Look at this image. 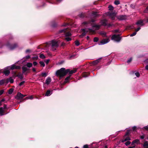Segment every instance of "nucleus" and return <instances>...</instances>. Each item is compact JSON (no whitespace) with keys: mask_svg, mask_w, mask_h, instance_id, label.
I'll return each instance as SVG.
<instances>
[{"mask_svg":"<svg viewBox=\"0 0 148 148\" xmlns=\"http://www.w3.org/2000/svg\"><path fill=\"white\" fill-rule=\"evenodd\" d=\"M69 71V69L66 70L64 68H61L60 70H57L56 73V75L59 76L60 78L65 75Z\"/></svg>","mask_w":148,"mask_h":148,"instance_id":"1","label":"nucleus"},{"mask_svg":"<svg viewBox=\"0 0 148 148\" xmlns=\"http://www.w3.org/2000/svg\"><path fill=\"white\" fill-rule=\"evenodd\" d=\"M59 42L56 40H53L51 41V48L53 51L55 50L59 45Z\"/></svg>","mask_w":148,"mask_h":148,"instance_id":"2","label":"nucleus"},{"mask_svg":"<svg viewBox=\"0 0 148 148\" xmlns=\"http://www.w3.org/2000/svg\"><path fill=\"white\" fill-rule=\"evenodd\" d=\"M121 39V38L119 36V35L114 34L112 36L111 40L116 42H119Z\"/></svg>","mask_w":148,"mask_h":148,"instance_id":"3","label":"nucleus"},{"mask_svg":"<svg viewBox=\"0 0 148 148\" xmlns=\"http://www.w3.org/2000/svg\"><path fill=\"white\" fill-rule=\"evenodd\" d=\"M14 82V80L12 77H10L8 79H5L1 81L0 83H12Z\"/></svg>","mask_w":148,"mask_h":148,"instance_id":"4","label":"nucleus"},{"mask_svg":"<svg viewBox=\"0 0 148 148\" xmlns=\"http://www.w3.org/2000/svg\"><path fill=\"white\" fill-rule=\"evenodd\" d=\"M82 30L84 32L80 36L81 37L84 36L87 32H89L90 33H93L95 32L94 30L89 28L83 29H82Z\"/></svg>","mask_w":148,"mask_h":148,"instance_id":"5","label":"nucleus"},{"mask_svg":"<svg viewBox=\"0 0 148 148\" xmlns=\"http://www.w3.org/2000/svg\"><path fill=\"white\" fill-rule=\"evenodd\" d=\"M129 134V132L128 131L126 134L123 137V139L121 140L122 142H124L128 140H130V137L127 136Z\"/></svg>","mask_w":148,"mask_h":148,"instance_id":"6","label":"nucleus"},{"mask_svg":"<svg viewBox=\"0 0 148 148\" xmlns=\"http://www.w3.org/2000/svg\"><path fill=\"white\" fill-rule=\"evenodd\" d=\"M71 34L69 32L66 33L65 39L66 41H69L71 40Z\"/></svg>","mask_w":148,"mask_h":148,"instance_id":"7","label":"nucleus"},{"mask_svg":"<svg viewBox=\"0 0 148 148\" xmlns=\"http://www.w3.org/2000/svg\"><path fill=\"white\" fill-rule=\"evenodd\" d=\"M110 39L109 38H106L104 39L101 41L100 43L99 44V45H103L106 44L108 42L110 41Z\"/></svg>","mask_w":148,"mask_h":148,"instance_id":"8","label":"nucleus"},{"mask_svg":"<svg viewBox=\"0 0 148 148\" xmlns=\"http://www.w3.org/2000/svg\"><path fill=\"white\" fill-rule=\"evenodd\" d=\"M6 108L7 106L6 105H4L3 107H1L0 108V114L1 116L4 115V111Z\"/></svg>","mask_w":148,"mask_h":148,"instance_id":"9","label":"nucleus"},{"mask_svg":"<svg viewBox=\"0 0 148 148\" xmlns=\"http://www.w3.org/2000/svg\"><path fill=\"white\" fill-rule=\"evenodd\" d=\"M107 15L110 16V17L111 18L112 20H113L114 19L116 15V14L115 13H111L110 12H108V13Z\"/></svg>","mask_w":148,"mask_h":148,"instance_id":"10","label":"nucleus"},{"mask_svg":"<svg viewBox=\"0 0 148 148\" xmlns=\"http://www.w3.org/2000/svg\"><path fill=\"white\" fill-rule=\"evenodd\" d=\"M26 96V95H23L21 93L18 92L17 95L16 97L17 99H20Z\"/></svg>","mask_w":148,"mask_h":148,"instance_id":"11","label":"nucleus"},{"mask_svg":"<svg viewBox=\"0 0 148 148\" xmlns=\"http://www.w3.org/2000/svg\"><path fill=\"white\" fill-rule=\"evenodd\" d=\"M117 18L120 20H123L126 19L127 18V17L126 16L121 15L118 16Z\"/></svg>","mask_w":148,"mask_h":148,"instance_id":"12","label":"nucleus"},{"mask_svg":"<svg viewBox=\"0 0 148 148\" xmlns=\"http://www.w3.org/2000/svg\"><path fill=\"white\" fill-rule=\"evenodd\" d=\"M10 69L13 70L14 69H18L20 68V67L19 66H16L15 65L13 64L11 66H8Z\"/></svg>","mask_w":148,"mask_h":148,"instance_id":"13","label":"nucleus"},{"mask_svg":"<svg viewBox=\"0 0 148 148\" xmlns=\"http://www.w3.org/2000/svg\"><path fill=\"white\" fill-rule=\"evenodd\" d=\"M10 69L9 67H8L5 69L4 71V73L6 75H8L10 73Z\"/></svg>","mask_w":148,"mask_h":148,"instance_id":"14","label":"nucleus"},{"mask_svg":"<svg viewBox=\"0 0 148 148\" xmlns=\"http://www.w3.org/2000/svg\"><path fill=\"white\" fill-rule=\"evenodd\" d=\"M140 143L139 140L138 139H136L134 140H133L132 143V145H134V146H135V145L136 144H139Z\"/></svg>","mask_w":148,"mask_h":148,"instance_id":"15","label":"nucleus"},{"mask_svg":"<svg viewBox=\"0 0 148 148\" xmlns=\"http://www.w3.org/2000/svg\"><path fill=\"white\" fill-rule=\"evenodd\" d=\"M8 48L10 50H12L15 49L17 46L16 44H14L11 46H9L8 45H7Z\"/></svg>","mask_w":148,"mask_h":148,"instance_id":"16","label":"nucleus"},{"mask_svg":"<svg viewBox=\"0 0 148 148\" xmlns=\"http://www.w3.org/2000/svg\"><path fill=\"white\" fill-rule=\"evenodd\" d=\"M93 29H95V30H97L99 29L100 27V25H92Z\"/></svg>","mask_w":148,"mask_h":148,"instance_id":"17","label":"nucleus"},{"mask_svg":"<svg viewBox=\"0 0 148 148\" xmlns=\"http://www.w3.org/2000/svg\"><path fill=\"white\" fill-rule=\"evenodd\" d=\"M144 21V20L143 21L142 20H139L136 23V24L137 25L143 26L144 25V23H143V21Z\"/></svg>","mask_w":148,"mask_h":148,"instance_id":"18","label":"nucleus"},{"mask_svg":"<svg viewBox=\"0 0 148 148\" xmlns=\"http://www.w3.org/2000/svg\"><path fill=\"white\" fill-rule=\"evenodd\" d=\"M71 79L70 76L66 77L65 79L64 82L65 83L69 82V81Z\"/></svg>","mask_w":148,"mask_h":148,"instance_id":"19","label":"nucleus"},{"mask_svg":"<svg viewBox=\"0 0 148 148\" xmlns=\"http://www.w3.org/2000/svg\"><path fill=\"white\" fill-rule=\"evenodd\" d=\"M77 71V70L76 69H74L73 70H71L70 71L69 69V71L68 72V73H69V74H72L73 73H75Z\"/></svg>","mask_w":148,"mask_h":148,"instance_id":"20","label":"nucleus"},{"mask_svg":"<svg viewBox=\"0 0 148 148\" xmlns=\"http://www.w3.org/2000/svg\"><path fill=\"white\" fill-rule=\"evenodd\" d=\"M143 148H148V142H145L143 145Z\"/></svg>","mask_w":148,"mask_h":148,"instance_id":"21","label":"nucleus"},{"mask_svg":"<svg viewBox=\"0 0 148 148\" xmlns=\"http://www.w3.org/2000/svg\"><path fill=\"white\" fill-rule=\"evenodd\" d=\"M51 78L48 77L47 78L46 80V83H49L51 82Z\"/></svg>","mask_w":148,"mask_h":148,"instance_id":"22","label":"nucleus"},{"mask_svg":"<svg viewBox=\"0 0 148 148\" xmlns=\"http://www.w3.org/2000/svg\"><path fill=\"white\" fill-rule=\"evenodd\" d=\"M52 94L51 92L49 90H48L46 93L45 96H50Z\"/></svg>","mask_w":148,"mask_h":148,"instance_id":"23","label":"nucleus"},{"mask_svg":"<svg viewBox=\"0 0 148 148\" xmlns=\"http://www.w3.org/2000/svg\"><path fill=\"white\" fill-rule=\"evenodd\" d=\"M100 60V58L94 61L93 62V64L94 65H95L97 64L99 62Z\"/></svg>","mask_w":148,"mask_h":148,"instance_id":"24","label":"nucleus"},{"mask_svg":"<svg viewBox=\"0 0 148 148\" xmlns=\"http://www.w3.org/2000/svg\"><path fill=\"white\" fill-rule=\"evenodd\" d=\"M33 98H34V97H33V96L32 95H31V96L27 97L25 99H33Z\"/></svg>","mask_w":148,"mask_h":148,"instance_id":"25","label":"nucleus"},{"mask_svg":"<svg viewBox=\"0 0 148 148\" xmlns=\"http://www.w3.org/2000/svg\"><path fill=\"white\" fill-rule=\"evenodd\" d=\"M32 63L28 62L26 64L27 66L29 68H30L32 66Z\"/></svg>","mask_w":148,"mask_h":148,"instance_id":"26","label":"nucleus"},{"mask_svg":"<svg viewBox=\"0 0 148 148\" xmlns=\"http://www.w3.org/2000/svg\"><path fill=\"white\" fill-rule=\"evenodd\" d=\"M14 89L13 88H11L8 91V93L9 94H11L13 92Z\"/></svg>","mask_w":148,"mask_h":148,"instance_id":"27","label":"nucleus"},{"mask_svg":"<svg viewBox=\"0 0 148 148\" xmlns=\"http://www.w3.org/2000/svg\"><path fill=\"white\" fill-rule=\"evenodd\" d=\"M100 34L103 37H107L106 36V33L105 32H103L100 33Z\"/></svg>","mask_w":148,"mask_h":148,"instance_id":"28","label":"nucleus"},{"mask_svg":"<svg viewBox=\"0 0 148 148\" xmlns=\"http://www.w3.org/2000/svg\"><path fill=\"white\" fill-rule=\"evenodd\" d=\"M41 66L44 67L45 66V64L44 62L42 61H40L39 62Z\"/></svg>","mask_w":148,"mask_h":148,"instance_id":"29","label":"nucleus"},{"mask_svg":"<svg viewBox=\"0 0 148 148\" xmlns=\"http://www.w3.org/2000/svg\"><path fill=\"white\" fill-rule=\"evenodd\" d=\"M17 76L20 79H22L23 78V75L21 73L18 74Z\"/></svg>","mask_w":148,"mask_h":148,"instance_id":"30","label":"nucleus"},{"mask_svg":"<svg viewBox=\"0 0 148 148\" xmlns=\"http://www.w3.org/2000/svg\"><path fill=\"white\" fill-rule=\"evenodd\" d=\"M92 15L94 17H97L98 16V14L96 12H93L92 13Z\"/></svg>","mask_w":148,"mask_h":148,"instance_id":"31","label":"nucleus"},{"mask_svg":"<svg viewBox=\"0 0 148 148\" xmlns=\"http://www.w3.org/2000/svg\"><path fill=\"white\" fill-rule=\"evenodd\" d=\"M22 69L23 72L26 71L27 70V68L25 66L23 67L22 68Z\"/></svg>","mask_w":148,"mask_h":148,"instance_id":"32","label":"nucleus"},{"mask_svg":"<svg viewBox=\"0 0 148 148\" xmlns=\"http://www.w3.org/2000/svg\"><path fill=\"white\" fill-rule=\"evenodd\" d=\"M38 58V57L37 56H35L32 58V59L33 60H36Z\"/></svg>","mask_w":148,"mask_h":148,"instance_id":"33","label":"nucleus"},{"mask_svg":"<svg viewBox=\"0 0 148 148\" xmlns=\"http://www.w3.org/2000/svg\"><path fill=\"white\" fill-rule=\"evenodd\" d=\"M108 8H109V10H112L114 8L112 6L110 5H109Z\"/></svg>","mask_w":148,"mask_h":148,"instance_id":"34","label":"nucleus"},{"mask_svg":"<svg viewBox=\"0 0 148 148\" xmlns=\"http://www.w3.org/2000/svg\"><path fill=\"white\" fill-rule=\"evenodd\" d=\"M47 75V73H42L41 74L42 75L43 77H46Z\"/></svg>","mask_w":148,"mask_h":148,"instance_id":"35","label":"nucleus"},{"mask_svg":"<svg viewBox=\"0 0 148 148\" xmlns=\"http://www.w3.org/2000/svg\"><path fill=\"white\" fill-rule=\"evenodd\" d=\"M40 58L42 59H43L45 58V56L42 54H41L40 56Z\"/></svg>","mask_w":148,"mask_h":148,"instance_id":"36","label":"nucleus"},{"mask_svg":"<svg viewBox=\"0 0 148 148\" xmlns=\"http://www.w3.org/2000/svg\"><path fill=\"white\" fill-rule=\"evenodd\" d=\"M75 45L77 46H78L79 45V42L77 40L75 42Z\"/></svg>","mask_w":148,"mask_h":148,"instance_id":"37","label":"nucleus"},{"mask_svg":"<svg viewBox=\"0 0 148 148\" xmlns=\"http://www.w3.org/2000/svg\"><path fill=\"white\" fill-rule=\"evenodd\" d=\"M88 74H86V73H84L83 74V76L84 77H86L88 76Z\"/></svg>","mask_w":148,"mask_h":148,"instance_id":"38","label":"nucleus"},{"mask_svg":"<svg viewBox=\"0 0 148 148\" xmlns=\"http://www.w3.org/2000/svg\"><path fill=\"white\" fill-rule=\"evenodd\" d=\"M135 74L137 77H139L140 76V74L138 72H137Z\"/></svg>","mask_w":148,"mask_h":148,"instance_id":"39","label":"nucleus"},{"mask_svg":"<svg viewBox=\"0 0 148 148\" xmlns=\"http://www.w3.org/2000/svg\"><path fill=\"white\" fill-rule=\"evenodd\" d=\"M131 143V142L130 141H127L125 143V145L126 146H127Z\"/></svg>","mask_w":148,"mask_h":148,"instance_id":"40","label":"nucleus"},{"mask_svg":"<svg viewBox=\"0 0 148 148\" xmlns=\"http://www.w3.org/2000/svg\"><path fill=\"white\" fill-rule=\"evenodd\" d=\"M143 129V130L145 129L146 130H148V125L144 127Z\"/></svg>","mask_w":148,"mask_h":148,"instance_id":"41","label":"nucleus"},{"mask_svg":"<svg viewBox=\"0 0 148 148\" xmlns=\"http://www.w3.org/2000/svg\"><path fill=\"white\" fill-rule=\"evenodd\" d=\"M98 40V38L97 37H95L94 39V42H97Z\"/></svg>","mask_w":148,"mask_h":148,"instance_id":"42","label":"nucleus"},{"mask_svg":"<svg viewBox=\"0 0 148 148\" xmlns=\"http://www.w3.org/2000/svg\"><path fill=\"white\" fill-rule=\"evenodd\" d=\"M114 3L116 5H118L119 4V2L118 1H115Z\"/></svg>","mask_w":148,"mask_h":148,"instance_id":"43","label":"nucleus"},{"mask_svg":"<svg viewBox=\"0 0 148 148\" xmlns=\"http://www.w3.org/2000/svg\"><path fill=\"white\" fill-rule=\"evenodd\" d=\"M144 12L146 13H148V6L147 7L146 9L144 11Z\"/></svg>","mask_w":148,"mask_h":148,"instance_id":"44","label":"nucleus"},{"mask_svg":"<svg viewBox=\"0 0 148 148\" xmlns=\"http://www.w3.org/2000/svg\"><path fill=\"white\" fill-rule=\"evenodd\" d=\"M136 32H134L133 33H132V34H130V36H134L135 35H136Z\"/></svg>","mask_w":148,"mask_h":148,"instance_id":"45","label":"nucleus"},{"mask_svg":"<svg viewBox=\"0 0 148 148\" xmlns=\"http://www.w3.org/2000/svg\"><path fill=\"white\" fill-rule=\"evenodd\" d=\"M140 29V27H139L138 28L136 29L135 30V32H136V33L138 31H139Z\"/></svg>","mask_w":148,"mask_h":148,"instance_id":"46","label":"nucleus"},{"mask_svg":"<svg viewBox=\"0 0 148 148\" xmlns=\"http://www.w3.org/2000/svg\"><path fill=\"white\" fill-rule=\"evenodd\" d=\"M132 60V58H130L129 60H128L127 61V62L128 63H129Z\"/></svg>","mask_w":148,"mask_h":148,"instance_id":"47","label":"nucleus"},{"mask_svg":"<svg viewBox=\"0 0 148 148\" xmlns=\"http://www.w3.org/2000/svg\"><path fill=\"white\" fill-rule=\"evenodd\" d=\"M3 90H2L0 91V96L3 93Z\"/></svg>","mask_w":148,"mask_h":148,"instance_id":"48","label":"nucleus"},{"mask_svg":"<svg viewBox=\"0 0 148 148\" xmlns=\"http://www.w3.org/2000/svg\"><path fill=\"white\" fill-rule=\"evenodd\" d=\"M67 31V29H63L62 30L61 32H66Z\"/></svg>","mask_w":148,"mask_h":148,"instance_id":"49","label":"nucleus"},{"mask_svg":"<svg viewBox=\"0 0 148 148\" xmlns=\"http://www.w3.org/2000/svg\"><path fill=\"white\" fill-rule=\"evenodd\" d=\"M83 148H88V145H84L83 147Z\"/></svg>","mask_w":148,"mask_h":148,"instance_id":"50","label":"nucleus"},{"mask_svg":"<svg viewBox=\"0 0 148 148\" xmlns=\"http://www.w3.org/2000/svg\"><path fill=\"white\" fill-rule=\"evenodd\" d=\"M136 129V126H134L133 127H132V129L133 131H135Z\"/></svg>","mask_w":148,"mask_h":148,"instance_id":"51","label":"nucleus"},{"mask_svg":"<svg viewBox=\"0 0 148 148\" xmlns=\"http://www.w3.org/2000/svg\"><path fill=\"white\" fill-rule=\"evenodd\" d=\"M49 61V60H46V61H45V62L47 64H48V63Z\"/></svg>","mask_w":148,"mask_h":148,"instance_id":"52","label":"nucleus"},{"mask_svg":"<svg viewBox=\"0 0 148 148\" xmlns=\"http://www.w3.org/2000/svg\"><path fill=\"white\" fill-rule=\"evenodd\" d=\"M33 64L34 65L36 66L37 64V63L36 62H34Z\"/></svg>","mask_w":148,"mask_h":148,"instance_id":"53","label":"nucleus"},{"mask_svg":"<svg viewBox=\"0 0 148 148\" xmlns=\"http://www.w3.org/2000/svg\"><path fill=\"white\" fill-rule=\"evenodd\" d=\"M145 68L146 70H148V65H147L145 66Z\"/></svg>","mask_w":148,"mask_h":148,"instance_id":"54","label":"nucleus"},{"mask_svg":"<svg viewBox=\"0 0 148 148\" xmlns=\"http://www.w3.org/2000/svg\"><path fill=\"white\" fill-rule=\"evenodd\" d=\"M140 138H141L142 139H144V135H142V136H141Z\"/></svg>","mask_w":148,"mask_h":148,"instance_id":"55","label":"nucleus"},{"mask_svg":"<svg viewBox=\"0 0 148 148\" xmlns=\"http://www.w3.org/2000/svg\"><path fill=\"white\" fill-rule=\"evenodd\" d=\"M83 24H87L88 25H89V23H87V22H84L83 23Z\"/></svg>","mask_w":148,"mask_h":148,"instance_id":"56","label":"nucleus"},{"mask_svg":"<svg viewBox=\"0 0 148 148\" xmlns=\"http://www.w3.org/2000/svg\"><path fill=\"white\" fill-rule=\"evenodd\" d=\"M26 58L27 59H28L30 58V56H27Z\"/></svg>","mask_w":148,"mask_h":148,"instance_id":"57","label":"nucleus"},{"mask_svg":"<svg viewBox=\"0 0 148 148\" xmlns=\"http://www.w3.org/2000/svg\"><path fill=\"white\" fill-rule=\"evenodd\" d=\"M32 71H34V72H35L36 70V69L35 68H33L32 69Z\"/></svg>","mask_w":148,"mask_h":148,"instance_id":"58","label":"nucleus"},{"mask_svg":"<svg viewBox=\"0 0 148 148\" xmlns=\"http://www.w3.org/2000/svg\"><path fill=\"white\" fill-rule=\"evenodd\" d=\"M58 2H60L61 1H62V0H56Z\"/></svg>","mask_w":148,"mask_h":148,"instance_id":"59","label":"nucleus"},{"mask_svg":"<svg viewBox=\"0 0 148 148\" xmlns=\"http://www.w3.org/2000/svg\"><path fill=\"white\" fill-rule=\"evenodd\" d=\"M102 24H103V25H105L106 24V23H105V22H104V23H103Z\"/></svg>","mask_w":148,"mask_h":148,"instance_id":"60","label":"nucleus"},{"mask_svg":"<svg viewBox=\"0 0 148 148\" xmlns=\"http://www.w3.org/2000/svg\"><path fill=\"white\" fill-rule=\"evenodd\" d=\"M134 147H135V146H133V147H130L128 148H134Z\"/></svg>","mask_w":148,"mask_h":148,"instance_id":"61","label":"nucleus"},{"mask_svg":"<svg viewBox=\"0 0 148 148\" xmlns=\"http://www.w3.org/2000/svg\"><path fill=\"white\" fill-rule=\"evenodd\" d=\"M4 101V99H2L0 101H1V102H2L3 101Z\"/></svg>","mask_w":148,"mask_h":148,"instance_id":"62","label":"nucleus"},{"mask_svg":"<svg viewBox=\"0 0 148 148\" xmlns=\"http://www.w3.org/2000/svg\"><path fill=\"white\" fill-rule=\"evenodd\" d=\"M2 105L1 103V101H0V106H1Z\"/></svg>","mask_w":148,"mask_h":148,"instance_id":"63","label":"nucleus"},{"mask_svg":"<svg viewBox=\"0 0 148 148\" xmlns=\"http://www.w3.org/2000/svg\"><path fill=\"white\" fill-rule=\"evenodd\" d=\"M89 38V37L88 36H87L86 38H87V39L88 40V39Z\"/></svg>","mask_w":148,"mask_h":148,"instance_id":"64","label":"nucleus"}]
</instances>
